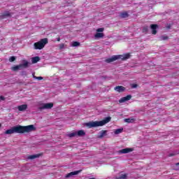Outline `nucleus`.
I'll return each instance as SVG.
<instances>
[{
    "label": "nucleus",
    "instance_id": "37",
    "mask_svg": "<svg viewBox=\"0 0 179 179\" xmlns=\"http://www.w3.org/2000/svg\"><path fill=\"white\" fill-rule=\"evenodd\" d=\"M1 124H0V128H1Z\"/></svg>",
    "mask_w": 179,
    "mask_h": 179
},
{
    "label": "nucleus",
    "instance_id": "35",
    "mask_svg": "<svg viewBox=\"0 0 179 179\" xmlns=\"http://www.w3.org/2000/svg\"><path fill=\"white\" fill-rule=\"evenodd\" d=\"M170 27H171L170 25L167 26V29H170Z\"/></svg>",
    "mask_w": 179,
    "mask_h": 179
},
{
    "label": "nucleus",
    "instance_id": "36",
    "mask_svg": "<svg viewBox=\"0 0 179 179\" xmlns=\"http://www.w3.org/2000/svg\"><path fill=\"white\" fill-rule=\"evenodd\" d=\"M176 166H179V162L176 164Z\"/></svg>",
    "mask_w": 179,
    "mask_h": 179
},
{
    "label": "nucleus",
    "instance_id": "20",
    "mask_svg": "<svg viewBox=\"0 0 179 179\" xmlns=\"http://www.w3.org/2000/svg\"><path fill=\"white\" fill-rule=\"evenodd\" d=\"M3 17H8V16H10V13L9 11H6L2 15Z\"/></svg>",
    "mask_w": 179,
    "mask_h": 179
},
{
    "label": "nucleus",
    "instance_id": "28",
    "mask_svg": "<svg viewBox=\"0 0 179 179\" xmlns=\"http://www.w3.org/2000/svg\"><path fill=\"white\" fill-rule=\"evenodd\" d=\"M148 30V27H143V33H146Z\"/></svg>",
    "mask_w": 179,
    "mask_h": 179
},
{
    "label": "nucleus",
    "instance_id": "13",
    "mask_svg": "<svg viewBox=\"0 0 179 179\" xmlns=\"http://www.w3.org/2000/svg\"><path fill=\"white\" fill-rule=\"evenodd\" d=\"M150 27H151V29L152 30V34H156V33H157V31H156V29H157V24H151Z\"/></svg>",
    "mask_w": 179,
    "mask_h": 179
},
{
    "label": "nucleus",
    "instance_id": "2",
    "mask_svg": "<svg viewBox=\"0 0 179 179\" xmlns=\"http://www.w3.org/2000/svg\"><path fill=\"white\" fill-rule=\"evenodd\" d=\"M111 121L110 117H107L103 120L101 121H95V122H90L85 123V126L88 128H96V127H103L106 125V124H108Z\"/></svg>",
    "mask_w": 179,
    "mask_h": 179
},
{
    "label": "nucleus",
    "instance_id": "6",
    "mask_svg": "<svg viewBox=\"0 0 179 179\" xmlns=\"http://www.w3.org/2000/svg\"><path fill=\"white\" fill-rule=\"evenodd\" d=\"M103 31H104V28H99L96 29V33L94 36L95 40H99V38H103V37H104Z\"/></svg>",
    "mask_w": 179,
    "mask_h": 179
},
{
    "label": "nucleus",
    "instance_id": "33",
    "mask_svg": "<svg viewBox=\"0 0 179 179\" xmlns=\"http://www.w3.org/2000/svg\"><path fill=\"white\" fill-rule=\"evenodd\" d=\"M1 100H3V96H0Z\"/></svg>",
    "mask_w": 179,
    "mask_h": 179
},
{
    "label": "nucleus",
    "instance_id": "32",
    "mask_svg": "<svg viewBox=\"0 0 179 179\" xmlns=\"http://www.w3.org/2000/svg\"><path fill=\"white\" fill-rule=\"evenodd\" d=\"M22 75H26V72L23 71V72L22 73Z\"/></svg>",
    "mask_w": 179,
    "mask_h": 179
},
{
    "label": "nucleus",
    "instance_id": "19",
    "mask_svg": "<svg viewBox=\"0 0 179 179\" xmlns=\"http://www.w3.org/2000/svg\"><path fill=\"white\" fill-rule=\"evenodd\" d=\"M122 131H124V129H117L115 130L114 134L115 135H119V134H122Z\"/></svg>",
    "mask_w": 179,
    "mask_h": 179
},
{
    "label": "nucleus",
    "instance_id": "38",
    "mask_svg": "<svg viewBox=\"0 0 179 179\" xmlns=\"http://www.w3.org/2000/svg\"><path fill=\"white\" fill-rule=\"evenodd\" d=\"M171 179H172V178H171Z\"/></svg>",
    "mask_w": 179,
    "mask_h": 179
},
{
    "label": "nucleus",
    "instance_id": "31",
    "mask_svg": "<svg viewBox=\"0 0 179 179\" xmlns=\"http://www.w3.org/2000/svg\"><path fill=\"white\" fill-rule=\"evenodd\" d=\"M57 41H61V38H57Z\"/></svg>",
    "mask_w": 179,
    "mask_h": 179
},
{
    "label": "nucleus",
    "instance_id": "4",
    "mask_svg": "<svg viewBox=\"0 0 179 179\" xmlns=\"http://www.w3.org/2000/svg\"><path fill=\"white\" fill-rule=\"evenodd\" d=\"M45 44H48V38H43L41 41L35 43L34 44L35 50H43L44 47H45Z\"/></svg>",
    "mask_w": 179,
    "mask_h": 179
},
{
    "label": "nucleus",
    "instance_id": "16",
    "mask_svg": "<svg viewBox=\"0 0 179 179\" xmlns=\"http://www.w3.org/2000/svg\"><path fill=\"white\" fill-rule=\"evenodd\" d=\"M76 134L78 136H85L86 135V132H85L83 130H80L76 131Z\"/></svg>",
    "mask_w": 179,
    "mask_h": 179
},
{
    "label": "nucleus",
    "instance_id": "9",
    "mask_svg": "<svg viewBox=\"0 0 179 179\" xmlns=\"http://www.w3.org/2000/svg\"><path fill=\"white\" fill-rule=\"evenodd\" d=\"M130 99H132V96L131 95H127L124 97H122L121 98L120 100H119V103H125V101H129V100Z\"/></svg>",
    "mask_w": 179,
    "mask_h": 179
},
{
    "label": "nucleus",
    "instance_id": "24",
    "mask_svg": "<svg viewBox=\"0 0 179 179\" xmlns=\"http://www.w3.org/2000/svg\"><path fill=\"white\" fill-rule=\"evenodd\" d=\"M76 132H73L69 134V138H73V136H76Z\"/></svg>",
    "mask_w": 179,
    "mask_h": 179
},
{
    "label": "nucleus",
    "instance_id": "26",
    "mask_svg": "<svg viewBox=\"0 0 179 179\" xmlns=\"http://www.w3.org/2000/svg\"><path fill=\"white\" fill-rule=\"evenodd\" d=\"M15 60H16V57H15L14 56L10 57L9 58L10 62H13L15 61Z\"/></svg>",
    "mask_w": 179,
    "mask_h": 179
},
{
    "label": "nucleus",
    "instance_id": "3",
    "mask_svg": "<svg viewBox=\"0 0 179 179\" xmlns=\"http://www.w3.org/2000/svg\"><path fill=\"white\" fill-rule=\"evenodd\" d=\"M131 57L129 53H127L124 55H113L112 57L106 59V62L110 64V62H114V61H117V59H122V61H125V59H128Z\"/></svg>",
    "mask_w": 179,
    "mask_h": 179
},
{
    "label": "nucleus",
    "instance_id": "21",
    "mask_svg": "<svg viewBox=\"0 0 179 179\" xmlns=\"http://www.w3.org/2000/svg\"><path fill=\"white\" fill-rule=\"evenodd\" d=\"M71 45L72 47H79V45H80V43L78 41H74L72 43Z\"/></svg>",
    "mask_w": 179,
    "mask_h": 179
},
{
    "label": "nucleus",
    "instance_id": "14",
    "mask_svg": "<svg viewBox=\"0 0 179 179\" xmlns=\"http://www.w3.org/2000/svg\"><path fill=\"white\" fill-rule=\"evenodd\" d=\"M19 111H24L25 110H27V104H23L21 106H19L17 107Z\"/></svg>",
    "mask_w": 179,
    "mask_h": 179
},
{
    "label": "nucleus",
    "instance_id": "30",
    "mask_svg": "<svg viewBox=\"0 0 179 179\" xmlns=\"http://www.w3.org/2000/svg\"><path fill=\"white\" fill-rule=\"evenodd\" d=\"M167 38H169V37H167V36H162V40H167Z\"/></svg>",
    "mask_w": 179,
    "mask_h": 179
},
{
    "label": "nucleus",
    "instance_id": "5",
    "mask_svg": "<svg viewBox=\"0 0 179 179\" xmlns=\"http://www.w3.org/2000/svg\"><path fill=\"white\" fill-rule=\"evenodd\" d=\"M53 107H54V103H48L40 104L38 108V110H40V111H41L43 110H50Z\"/></svg>",
    "mask_w": 179,
    "mask_h": 179
},
{
    "label": "nucleus",
    "instance_id": "17",
    "mask_svg": "<svg viewBox=\"0 0 179 179\" xmlns=\"http://www.w3.org/2000/svg\"><path fill=\"white\" fill-rule=\"evenodd\" d=\"M40 61V57H34L31 58L32 64H37Z\"/></svg>",
    "mask_w": 179,
    "mask_h": 179
},
{
    "label": "nucleus",
    "instance_id": "12",
    "mask_svg": "<svg viewBox=\"0 0 179 179\" xmlns=\"http://www.w3.org/2000/svg\"><path fill=\"white\" fill-rule=\"evenodd\" d=\"M107 136V130H102L99 131V135L98 136V138L101 139V138H103V136Z\"/></svg>",
    "mask_w": 179,
    "mask_h": 179
},
{
    "label": "nucleus",
    "instance_id": "27",
    "mask_svg": "<svg viewBox=\"0 0 179 179\" xmlns=\"http://www.w3.org/2000/svg\"><path fill=\"white\" fill-rule=\"evenodd\" d=\"M133 121H134L133 119H129V118L124 119V122L130 123V122H132Z\"/></svg>",
    "mask_w": 179,
    "mask_h": 179
},
{
    "label": "nucleus",
    "instance_id": "1",
    "mask_svg": "<svg viewBox=\"0 0 179 179\" xmlns=\"http://www.w3.org/2000/svg\"><path fill=\"white\" fill-rule=\"evenodd\" d=\"M34 125L31 124L28 126H15L10 129L5 131L6 135H12V134H24V132H31L34 131Z\"/></svg>",
    "mask_w": 179,
    "mask_h": 179
},
{
    "label": "nucleus",
    "instance_id": "10",
    "mask_svg": "<svg viewBox=\"0 0 179 179\" xmlns=\"http://www.w3.org/2000/svg\"><path fill=\"white\" fill-rule=\"evenodd\" d=\"M114 90L115 92H117L118 93H122V92L125 91V87L122 86H116Z\"/></svg>",
    "mask_w": 179,
    "mask_h": 179
},
{
    "label": "nucleus",
    "instance_id": "23",
    "mask_svg": "<svg viewBox=\"0 0 179 179\" xmlns=\"http://www.w3.org/2000/svg\"><path fill=\"white\" fill-rule=\"evenodd\" d=\"M32 76H33L34 79H37L38 80H43V77H41V76L37 77V76H34V73L32 74Z\"/></svg>",
    "mask_w": 179,
    "mask_h": 179
},
{
    "label": "nucleus",
    "instance_id": "29",
    "mask_svg": "<svg viewBox=\"0 0 179 179\" xmlns=\"http://www.w3.org/2000/svg\"><path fill=\"white\" fill-rule=\"evenodd\" d=\"M131 87H132V89H135L136 87H138V85L133 84V85H131Z\"/></svg>",
    "mask_w": 179,
    "mask_h": 179
},
{
    "label": "nucleus",
    "instance_id": "11",
    "mask_svg": "<svg viewBox=\"0 0 179 179\" xmlns=\"http://www.w3.org/2000/svg\"><path fill=\"white\" fill-rule=\"evenodd\" d=\"M134 149L132 148H124L120 150V153L125 154V153H129V152H133Z\"/></svg>",
    "mask_w": 179,
    "mask_h": 179
},
{
    "label": "nucleus",
    "instance_id": "34",
    "mask_svg": "<svg viewBox=\"0 0 179 179\" xmlns=\"http://www.w3.org/2000/svg\"><path fill=\"white\" fill-rule=\"evenodd\" d=\"M169 156H170V157L174 156V154H169Z\"/></svg>",
    "mask_w": 179,
    "mask_h": 179
},
{
    "label": "nucleus",
    "instance_id": "7",
    "mask_svg": "<svg viewBox=\"0 0 179 179\" xmlns=\"http://www.w3.org/2000/svg\"><path fill=\"white\" fill-rule=\"evenodd\" d=\"M27 66H29V62L24 61L23 64L12 67V70L16 71H19V69H22V68H27Z\"/></svg>",
    "mask_w": 179,
    "mask_h": 179
},
{
    "label": "nucleus",
    "instance_id": "22",
    "mask_svg": "<svg viewBox=\"0 0 179 179\" xmlns=\"http://www.w3.org/2000/svg\"><path fill=\"white\" fill-rule=\"evenodd\" d=\"M120 17L122 18L128 17V13H122Z\"/></svg>",
    "mask_w": 179,
    "mask_h": 179
},
{
    "label": "nucleus",
    "instance_id": "25",
    "mask_svg": "<svg viewBox=\"0 0 179 179\" xmlns=\"http://www.w3.org/2000/svg\"><path fill=\"white\" fill-rule=\"evenodd\" d=\"M59 50H64L65 48V45L64 43H61L59 45Z\"/></svg>",
    "mask_w": 179,
    "mask_h": 179
},
{
    "label": "nucleus",
    "instance_id": "15",
    "mask_svg": "<svg viewBox=\"0 0 179 179\" xmlns=\"http://www.w3.org/2000/svg\"><path fill=\"white\" fill-rule=\"evenodd\" d=\"M115 179H128V174L124 173V174H120V176L116 177Z\"/></svg>",
    "mask_w": 179,
    "mask_h": 179
},
{
    "label": "nucleus",
    "instance_id": "18",
    "mask_svg": "<svg viewBox=\"0 0 179 179\" xmlns=\"http://www.w3.org/2000/svg\"><path fill=\"white\" fill-rule=\"evenodd\" d=\"M37 157H40V155L39 154H36V155H30V156L28 157V159H29L30 160H33L34 159H37Z\"/></svg>",
    "mask_w": 179,
    "mask_h": 179
},
{
    "label": "nucleus",
    "instance_id": "8",
    "mask_svg": "<svg viewBox=\"0 0 179 179\" xmlns=\"http://www.w3.org/2000/svg\"><path fill=\"white\" fill-rule=\"evenodd\" d=\"M81 171H82V170L76 171L69 173L66 175L65 178H71V177H73V176H78V174H79V173H80Z\"/></svg>",
    "mask_w": 179,
    "mask_h": 179
}]
</instances>
